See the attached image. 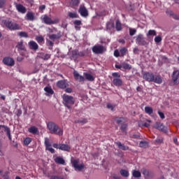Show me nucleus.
Listing matches in <instances>:
<instances>
[{
	"label": "nucleus",
	"instance_id": "1",
	"mask_svg": "<svg viewBox=\"0 0 179 179\" xmlns=\"http://www.w3.org/2000/svg\"><path fill=\"white\" fill-rule=\"evenodd\" d=\"M1 26L2 27H7L8 30L15 31L20 30L21 27L17 22H12L10 19L2 20L1 22Z\"/></svg>",
	"mask_w": 179,
	"mask_h": 179
},
{
	"label": "nucleus",
	"instance_id": "2",
	"mask_svg": "<svg viewBox=\"0 0 179 179\" xmlns=\"http://www.w3.org/2000/svg\"><path fill=\"white\" fill-rule=\"evenodd\" d=\"M143 79L147 80V82H154L158 85H160L163 82V80L162 78H160V76H155L153 73L150 72H147L143 74Z\"/></svg>",
	"mask_w": 179,
	"mask_h": 179
},
{
	"label": "nucleus",
	"instance_id": "3",
	"mask_svg": "<svg viewBox=\"0 0 179 179\" xmlns=\"http://www.w3.org/2000/svg\"><path fill=\"white\" fill-rule=\"evenodd\" d=\"M48 129H49L50 134H55V135H58L59 136H62L64 135V130L59 128L54 122L48 123Z\"/></svg>",
	"mask_w": 179,
	"mask_h": 179
},
{
	"label": "nucleus",
	"instance_id": "4",
	"mask_svg": "<svg viewBox=\"0 0 179 179\" xmlns=\"http://www.w3.org/2000/svg\"><path fill=\"white\" fill-rule=\"evenodd\" d=\"M62 99L63 103L64 104L65 107H67L69 110H71V108H72V106L75 104V99L73 96L67 94H63Z\"/></svg>",
	"mask_w": 179,
	"mask_h": 179
},
{
	"label": "nucleus",
	"instance_id": "5",
	"mask_svg": "<svg viewBox=\"0 0 179 179\" xmlns=\"http://www.w3.org/2000/svg\"><path fill=\"white\" fill-rule=\"evenodd\" d=\"M71 162L76 171H82L83 169H85V164L83 163H80L79 159H75L72 157Z\"/></svg>",
	"mask_w": 179,
	"mask_h": 179
},
{
	"label": "nucleus",
	"instance_id": "6",
	"mask_svg": "<svg viewBox=\"0 0 179 179\" xmlns=\"http://www.w3.org/2000/svg\"><path fill=\"white\" fill-rule=\"evenodd\" d=\"M41 20H42L43 23H45V24H56V23H58L59 22V20L58 18L52 20L50 16L47 15H43L41 17Z\"/></svg>",
	"mask_w": 179,
	"mask_h": 179
},
{
	"label": "nucleus",
	"instance_id": "7",
	"mask_svg": "<svg viewBox=\"0 0 179 179\" xmlns=\"http://www.w3.org/2000/svg\"><path fill=\"white\" fill-rule=\"evenodd\" d=\"M92 51L94 54H103L106 51V48L103 45H96L92 48Z\"/></svg>",
	"mask_w": 179,
	"mask_h": 179
},
{
	"label": "nucleus",
	"instance_id": "8",
	"mask_svg": "<svg viewBox=\"0 0 179 179\" xmlns=\"http://www.w3.org/2000/svg\"><path fill=\"white\" fill-rule=\"evenodd\" d=\"M78 13H80V16L83 17H87L89 16V11H87V8H86L85 6H80Z\"/></svg>",
	"mask_w": 179,
	"mask_h": 179
},
{
	"label": "nucleus",
	"instance_id": "9",
	"mask_svg": "<svg viewBox=\"0 0 179 179\" xmlns=\"http://www.w3.org/2000/svg\"><path fill=\"white\" fill-rule=\"evenodd\" d=\"M3 63L4 65H7V66H13L15 65V60L12 57H6L3 59Z\"/></svg>",
	"mask_w": 179,
	"mask_h": 179
},
{
	"label": "nucleus",
	"instance_id": "10",
	"mask_svg": "<svg viewBox=\"0 0 179 179\" xmlns=\"http://www.w3.org/2000/svg\"><path fill=\"white\" fill-rule=\"evenodd\" d=\"M136 43L138 45H146L148 43H146V41H145V38H143V35L139 34L136 39Z\"/></svg>",
	"mask_w": 179,
	"mask_h": 179
},
{
	"label": "nucleus",
	"instance_id": "11",
	"mask_svg": "<svg viewBox=\"0 0 179 179\" xmlns=\"http://www.w3.org/2000/svg\"><path fill=\"white\" fill-rule=\"evenodd\" d=\"M178 78H179V71H174L172 76V79L174 85H178Z\"/></svg>",
	"mask_w": 179,
	"mask_h": 179
},
{
	"label": "nucleus",
	"instance_id": "12",
	"mask_svg": "<svg viewBox=\"0 0 179 179\" xmlns=\"http://www.w3.org/2000/svg\"><path fill=\"white\" fill-rule=\"evenodd\" d=\"M73 76L74 79H76V80H77L78 82H85V77L80 76L79 73H78V71H73Z\"/></svg>",
	"mask_w": 179,
	"mask_h": 179
},
{
	"label": "nucleus",
	"instance_id": "13",
	"mask_svg": "<svg viewBox=\"0 0 179 179\" xmlns=\"http://www.w3.org/2000/svg\"><path fill=\"white\" fill-rule=\"evenodd\" d=\"M154 128H156L157 129H159V131H162L163 132H165V131H166V127H164V125L160 122H156L154 124Z\"/></svg>",
	"mask_w": 179,
	"mask_h": 179
},
{
	"label": "nucleus",
	"instance_id": "14",
	"mask_svg": "<svg viewBox=\"0 0 179 179\" xmlns=\"http://www.w3.org/2000/svg\"><path fill=\"white\" fill-rule=\"evenodd\" d=\"M16 9L20 13L24 14L27 12L26 7H24L22 4H16Z\"/></svg>",
	"mask_w": 179,
	"mask_h": 179
},
{
	"label": "nucleus",
	"instance_id": "15",
	"mask_svg": "<svg viewBox=\"0 0 179 179\" xmlns=\"http://www.w3.org/2000/svg\"><path fill=\"white\" fill-rule=\"evenodd\" d=\"M113 83L115 86H117V87H120V86H122V80L121 78H115L113 80Z\"/></svg>",
	"mask_w": 179,
	"mask_h": 179
},
{
	"label": "nucleus",
	"instance_id": "16",
	"mask_svg": "<svg viewBox=\"0 0 179 179\" xmlns=\"http://www.w3.org/2000/svg\"><path fill=\"white\" fill-rule=\"evenodd\" d=\"M55 163H57V164H62L63 166H65L66 164L65 163V159H64V158L61 157H56L54 159Z\"/></svg>",
	"mask_w": 179,
	"mask_h": 179
},
{
	"label": "nucleus",
	"instance_id": "17",
	"mask_svg": "<svg viewBox=\"0 0 179 179\" xmlns=\"http://www.w3.org/2000/svg\"><path fill=\"white\" fill-rule=\"evenodd\" d=\"M29 46L31 50H34V51H36V50H38V45L37 44V43L34 42V41H31L29 43Z\"/></svg>",
	"mask_w": 179,
	"mask_h": 179
},
{
	"label": "nucleus",
	"instance_id": "18",
	"mask_svg": "<svg viewBox=\"0 0 179 179\" xmlns=\"http://www.w3.org/2000/svg\"><path fill=\"white\" fill-rule=\"evenodd\" d=\"M25 20L33 22V20H34V13L31 12H28L25 16Z\"/></svg>",
	"mask_w": 179,
	"mask_h": 179
},
{
	"label": "nucleus",
	"instance_id": "19",
	"mask_svg": "<svg viewBox=\"0 0 179 179\" xmlns=\"http://www.w3.org/2000/svg\"><path fill=\"white\" fill-rule=\"evenodd\" d=\"M57 85L60 89H65L68 86V83H66L65 80H59L57 82Z\"/></svg>",
	"mask_w": 179,
	"mask_h": 179
},
{
	"label": "nucleus",
	"instance_id": "20",
	"mask_svg": "<svg viewBox=\"0 0 179 179\" xmlns=\"http://www.w3.org/2000/svg\"><path fill=\"white\" fill-rule=\"evenodd\" d=\"M44 90L46 93V96H52L54 94V90H52V88H51V87H45L44 88Z\"/></svg>",
	"mask_w": 179,
	"mask_h": 179
},
{
	"label": "nucleus",
	"instance_id": "21",
	"mask_svg": "<svg viewBox=\"0 0 179 179\" xmlns=\"http://www.w3.org/2000/svg\"><path fill=\"white\" fill-rule=\"evenodd\" d=\"M60 150L70 152L71 146L68 145L67 144H60Z\"/></svg>",
	"mask_w": 179,
	"mask_h": 179
},
{
	"label": "nucleus",
	"instance_id": "22",
	"mask_svg": "<svg viewBox=\"0 0 179 179\" xmlns=\"http://www.w3.org/2000/svg\"><path fill=\"white\" fill-rule=\"evenodd\" d=\"M28 131L30 134H33L34 135H36V134H38V129L34 126H32L28 129Z\"/></svg>",
	"mask_w": 179,
	"mask_h": 179
},
{
	"label": "nucleus",
	"instance_id": "23",
	"mask_svg": "<svg viewBox=\"0 0 179 179\" xmlns=\"http://www.w3.org/2000/svg\"><path fill=\"white\" fill-rule=\"evenodd\" d=\"M84 76L85 79L90 82H93V80H94V77L89 73H84Z\"/></svg>",
	"mask_w": 179,
	"mask_h": 179
},
{
	"label": "nucleus",
	"instance_id": "24",
	"mask_svg": "<svg viewBox=\"0 0 179 179\" xmlns=\"http://www.w3.org/2000/svg\"><path fill=\"white\" fill-rule=\"evenodd\" d=\"M116 145L118 146L119 149H122V150H128V149H129L128 146L121 143V142H117Z\"/></svg>",
	"mask_w": 179,
	"mask_h": 179
},
{
	"label": "nucleus",
	"instance_id": "25",
	"mask_svg": "<svg viewBox=\"0 0 179 179\" xmlns=\"http://www.w3.org/2000/svg\"><path fill=\"white\" fill-rule=\"evenodd\" d=\"M68 16L71 17V19H78V17H79V15H78L77 12H69Z\"/></svg>",
	"mask_w": 179,
	"mask_h": 179
},
{
	"label": "nucleus",
	"instance_id": "26",
	"mask_svg": "<svg viewBox=\"0 0 179 179\" xmlns=\"http://www.w3.org/2000/svg\"><path fill=\"white\" fill-rule=\"evenodd\" d=\"M70 54H71V59H73V61H76V59H78V55L76 50H73Z\"/></svg>",
	"mask_w": 179,
	"mask_h": 179
},
{
	"label": "nucleus",
	"instance_id": "27",
	"mask_svg": "<svg viewBox=\"0 0 179 179\" xmlns=\"http://www.w3.org/2000/svg\"><path fill=\"white\" fill-rule=\"evenodd\" d=\"M114 29V22L110 21L106 23V30H113Z\"/></svg>",
	"mask_w": 179,
	"mask_h": 179
},
{
	"label": "nucleus",
	"instance_id": "28",
	"mask_svg": "<svg viewBox=\"0 0 179 179\" xmlns=\"http://www.w3.org/2000/svg\"><path fill=\"white\" fill-rule=\"evenodd\" d=\"M4 128V131L5 132H6V135L8 137L10 141H12V136H10V129H9V127H6V126H3Z\"/></svg>",
	"mask_w": 179,
	"mask_h": 179
},
{
	"label": "nucleus",
	"instance_id": "29",
	"mask_svg": "<svg viewBox=\"0 0 179 179\" xmlns=\"http://www.w3.org/2000/svg\"><path fill=\"white\" fill-rule=\"evenodd\" d=\"M132 176L134 178H141V174L139 171L134 170L132 171Z\"/></svg>",
	"mask_w": 179,
	"mask_h": 179
},
{
	"label": "nucleus",
	"instance_id": "30",
	"mask_svg": "<svg viewBox=\"0 0 179 179\" xmlns=\"http://www.w3.org/2000/svg\"><path fill=\"white\" fill-rule=\"evenodd\" d=\"M145 111L146 114H148L149 115H150L151 114H153V108H152V107L150 106H145Z\"/></svg>",
	"mask_w": 179,
	"mask_h": 179
},
{
	"label": "nucleus",
	"instance_id": "31",
	"mask_svg": "<svg viewBox=\"0 0 179 179\" xmlns=\"http://www.w3.org/2000/svg\"><path fill=\"white\" fill-rule=\"evenodd\" d=\"M48 37L52 41H55V40H58V38H59V34H50V35H48Z\"/></svg>",
	"mask_w": 179,
	"mask_h": 179
},
{
	"label": "nucleus",
	"instance_id": "32",
	"mask_svg": "<svg viewBox=\"0 0 179 179\" xmlns=\"http://www.w3.org/2000/svg\"><path fill=\"white\" fill-rule=\"evenodd\" d=\"M120 174L122 177H129V172L125 169L120 170Z\"/></svg>",
	"mask_w": 179,
	"mask_h": 179
},
{
	"label": "nucleus",
	"instance_id": "33",
	"mask_svg": "<svg viewBox=\"0 0 179 179\" xmlns=\"http://www.w3.org/2000/svg\"><path fill=\"white\" fill-rule=\"evenodd\" d=\"M139 146L140 148H148V146H149V143H148V141H142L140 142Z\"/></svg>",
	"mask_w": 179,
	"mask_h": 179
},
{
	"label": "nucleus",
	"instance_id": "34",
	"mask_svg": "<svg viewBox=\"0 0 179 179\" xmlns=\"http://www.w3.org/2000/svg\"><path fill=\"white\" fill-rule=\"evenodd\" d=\"M115 121L120 125H122L125 122V119L124 117H117L115 119Z\"/></svg>",
	"mask_w": 179,
	"mask_h": 179
},
{
	"label": "nucleus",
	"instance_id": "35",
	"mask_svg": "<svg viewBox=\"0 0 179 179\" xmlns=\"http://www.w3.org/2000/svg\"><path fill=\"white\" fill-rule=\"evenodd\" d=\"M115 27L117 31H121V30H122V27L121 26V22H120V20L116 21Z\"/></svg>",
	"mask_w": 179,
	"mask_h": 179
},
{
	"label": "nucleus",
	"instance_id": "36",
	"mask_svg": "<svg viewBox=\"0 0 179 179\" xmlns=\"http://www.w3.org/2000/svg\"><path fill=\"white\" fill-rule=\"evenodd\" d=\"M41 57L42 59H44V61H48V59L51 58V55L43 53Z\"/></svg>",
	"mask_w": 179,
	"mask_h": 179
},
{
	"label": "nucleus",
	"instance_id": "37",
	"mask_svg": "<svg viewBox=\"0 0 179 179\" xmlns=\"http://www.w3.org/2000/svg\"><path fill=\"white\" fill-rule=\"evenodd\" d=\"M122 68H123L124 69H131V68H132V66L129 64L123 63L122 64Z\"/></svg>",
	"mask_w": 179,
	"mask_h": 179
},
{
	"label": "nucleus",
	"instance_id": "38",
	"mask_svg": "<svg viewBox=\"0 0 179 179\" xmlns=\"http://www.w3.org/2000/svg\"><path fill=\"white\" fill-rule=\"evenodd\" d=\"M36 40L39 44L44 43V38L43 36H36Z\"/></svg>",
	"mask_w": 179,
	"mask_h": 179
},
{
	"label": "nucleus",
	"instance_id": "39",
	"mask_svg": "<svg viewBox=\"0 0 179 179\" xmlns=\"http://www.w3.org/2000/svg\"><path fill=\"white\" fill-rule=\"evenodd\" d=\"M127 51H128V50H127V48H122L120 50V55L122 57H124V55H125L127 54Z\"/></svg>",
	"mask_w": 179,
	"mask_h": 179
},
{
	"label": "nucleus",
	"instance_id": "40",
	"mask_svg": "<svg viewBox=\"0 0 179 179\" xmlns=\"http://www.w3.org/2000/svg\"><path fill=\"white\" fill-rule=\"evenodd\" d=\"M150 36H156V31L155 30H149L148 33L147 34V37H149Z\"/></svg>",
	"mask_w": 179,
	"mask_h": 179
},
{
	"label": "nucleus",
	"instance_id": "41",
	"mask_svg": "<svg viewBox=\"0 0 179 179\" xmlns=\"http://www.w3.org/2000/svg\"><path fill=\"white\" fill-rule=\"evenodd\" d=\"M45 146L46 149L51 146V144H50V139L48 138H45Z\"/></svg>",
	"mask_w": 179,
	"mask_h": 179
},
{
	"label": "nucleus",
	"instance_id": "42",
	"mask_svg": "<svg viewBox=\"0 0 179 179\" xmlns=\"http://www.w3.org/2000/svg\"><path fill=\"white\" fill-rule=\"evenodd\" d=\"M17 48L21 50H24V45H23V42L18 43V44L17 45Z\"/></svg>",
	"mask_w": 179,
	"mask_h": 179
},
{
	"label": "nucleus",
	"instance_id": "43",
	"mask_svg": "<svg viewBox=\"0 0 179 179\" xmlns=\"http://www.w3.org/2000/svg\"><path fill=\"white\" fill-rule=\"evenodd\" d=\"M30 143H31V139L30 138L28 137L24 140V144L26 145H30Z\"/></svg>",
	"mask_w": 179,
	"mask_h": 179
},
{
	"label": "nucleus",
	"instance_id": "44",
	"mask_svg": "<svg viewBox=\"0 0 179 179\" xmlns=\"http://www.w3.org/2000/svg\"><path fill=\"white\" fill-rule=\"evenodd\" d=\"M127 125L125 124L122 125V127H120L122 132L127 134Z\"/></svg>",
	"mask_w": 179,
	"mask_h": 179
},
{
	"label": "nucleus",
	"instance_id": "45",
	"mask_svg": "<svg viewBox=\"0 0 179 179\" xmlns=\"http://www.w3.org/2000/svg\"><path fill=\"white\" fill-rule=\"evenodd\" d=\"M129 30L130 36H134V34L136 33V29H135L129 28Z\"/></svg>",
	"mask_w": 179,
	"mask_h": 179
},
{
	"label": "nucleus",
	"instance_id": "46",
	"mask_svg": "<svg viewBox=\"0 0 179 179\" xmlns=\"http://www.w3.org/2000/svg\"><path fill=\"white\" fill-rule=\"evenodd\" d=\"M18 35H19L20 37H25V38L29 37V36L27 35V33L24 32V31L19 32V33H18Z\"/></svg>",
	"mask_w": 179,
	"mask_h": 179
},
{
	"label": "nucleus",
	"instance_id": "47",
	"mask_svg": "<svg viewBox=\"0 0 179 179\" xmlns=\"http://www.w3.org/2000/svg\"><path fill=\"white\" fill-rule=\"evenodd\" d=\"M141 172L143 173V176H145V177H148V176H149V171H148V170L145 169H143Z\"/></svg>",
	"mask_w": 179,
	"mask_h": 179
},
{
	"label": "nucleus",
	"instance_id": "48",
	"mask_svg": "<svg viewBox=\"0 0 179 179\" xmlns=\"http://www.w3.org/2000/svg\"><path fill=\"white\" fill-rule=\"evenodd\" d=\"M71 4L73 6H78L79 5V0H71Z\"/></svg>",
	"mask_w": 179,
	"mask_h": 179
},
{
	"label": "nucleus",
	"instance_id": "49",
	"mask_svg": "<svg viewBox=\"0 0 179 179\" xmlns=\"http://www.w3.org/2000/svg\"><path fill=\"white\" fill-rule=\"evenodd\" d=\"M155 41L156 43H160V41H162V36H157L155 38Z\"/></svg>",
	"mask_w": 179,
	"mask_h": 179
},
{
	"label": "nucleus",
	"instance_id": "50",
	"mask_svg": "<svg viewBox=\"0 0 179 179\" xmlns=\"http://www.w3.org/2000/svg\"><path fill=\"white\" fill-rule=\"evenodd\" d=\"M46 150H48L49 152H50V153H55V150H54V148H52L51 146L48 147L46 148Z\"/></svg>",
	"mask_w": 179,
	"mask_h": 179
},
{
	"label": "nucleus",
	"instance_id": "51",
	"mask_svg": "<svg viewBox=\"0 0 179 179\" xmlns=\"http://www.w3.org/2000/svg\"><path fill=\"white\" fill-rule=\"evenodd\" d=\"M6 3V0H0V8H3V6H5Z\"/></svg>",
	"mask_w": 179,
	"mask_h": 179
},
{
	"label": "nucleus",
	"instance_id": "52",
	"mask_svg": "<svg viewBox=\"0 0 179 179\" xmlns=\"http://www.w3.org/2000/svg\"><path fill=\"white\" fill-rule=\"evenodd\" d=\"M158 114H159L160 118H162V120H164V118H166V117L164 116V113H163L160 110L158 111Z\"/></svg>",
	"mask_w": 179,
	"mask_h": 179
},
{
	"label": "nucleus",
	"instance_id": "53",
	"mask_svg": "<svg viewBox=\"0 0 179 179\" xmlns=\"http://www.w3.org/2000/svg\"><path fill=\"white\" fill-rule=\"evenodd\" d=\"M53 148H55V149H59L61 150V144H58V143H54L52 145Z\"/></svg>",
	"mask_w": 179,
	"mask_h": 179
},
{
	"label": "nucleus",
	"instance_id": "54",
	"mask_svg": "<svg viewBox=\"0 0 179 179\" xmlns=\"http://www.w3.org/2000/svg\"><path fill=\"white\" fill-rule=\"evenodd\" d=\"M107 108H109V110H111V111H114V106L111 103L107 104Z\"/></svg>",
	"mask_w": 179,
	"mask_h": 179
},
{
	"label": "nucleus",
	"instance_id": "55",
	"mask_svg": "<svg viewBox=\"0 0 179 179\" xmlns=\"http://www.w3.org/2000/svg\"><path fill=\"white\" fill-rule=\"evenodd\" d=\"M113 54L114 56L116 57V58H118V57H120V51H118V50H115Z\"/></svg>",
	"mask_w": 179,
	"mask_h": 179
},
{
	"label": "nucleus",
	"instance_id": "56",
	"mask_svg": "<svg viewBox=\"0 0 179 179\" xmlns=\"http://www.w3.org/2000/svg\"><path fill=\"white\" fill-rule=\"evenodd\" d=\"M75 26H80L82 24V21L80 20H76L74 21Z\"/></svg>",
	"mask_w": 179,
	"mask_h": 179
},
{
	"label": "nucleus",
	"instance_id": "57",
	"mask_svg": "<svg viewBox=\"0 0 179 179\" xmlns=\"http://www.w3.org/2000/svg\"><path fill=\"white\" fill-rule=\"evenodd\" d=\"M112 76H113V78H121V76L118 73H113Z\"/></svg>",
	"mask_w": 179,
	"mask_h": 179
},
{
	"label": "nucleus",
	"instance_id": "58",
	"mask_svg": "<svg viewBox=\"0 0 179 179\" xmlns=\"http://www.w3.org/2000/svg\"><path fill=\"white\" fill-rule=\"evenodd\" d=\"M166 13H167L169 16H173V15L174 14V13H173V11H171V10H166Z\"/></svg>",
	"mask_w": 179,
	"mask_h": 179
},
{
	"label": "nucleus",
	"instance_id": "59",
	"mask_svg": "<svg viewBox=\"0 0 179 179\" xmlns=\"http://www.w3.org/2000/svg\"><path fill=\"white\" fill-rule=\"evenodd\" d=\"M173 142H174V144H175V145H178V138H177V137H175V138H173Z\"/></svg>",
	"mask_w": 179,
	"mask_h": 179
},
{
	"label": "nucleus",
	"instance_id": "60",
	"mask_svg": "<svg viewBox=\"0 0 179 179\" xmlns=\"http://www.w3.org/2000/svg\"><path fill=\"white\" fill-rule=\"evenodd\" d=\"M142 127H145L146 128H149L150 127V124H149V123L145 122L142 124Z\"/></svg>",
	"mask_w": 179,
	"mask_h": 179
},
{
	"label": "nucleus",
	"instance_id": "61",
	"mask_svg": "<svg viewBox=\"0 0 179 179\" xmlns=\"http://www.w3.org/2000/svg\"><path fill=\"white\" fill-rule=\"evenodd\" d=\"M155 142H156L157 143H162V142H163V139H162V138H157V139L155 140Z\"/></svg>",
	"mask_w": 179,
	"mask_h": 179
},
{
	"label": "nucleus",
	"instance_id": "62",
	"mask_svg": "<svg viewBox=\"0 0 179 179\" xmlns=\"http://www.w3.org/2000/svg\"><path fill=\"white\" fill-rule=\"evenodd\" d=\"M173 19H176V20H179V15H177L176 14H173Z\"/></svg>",
	"mask_w": 179,
	"mask_h": 179
},
{
	"label": "nucleus",
	"instance_id": "63",
	"mask_svg": "<svg viewBox=\"0 0 179 179\" xmlns=\"http://www.w3.org/2000/svg\"><path fill=\"white\" fill-rule=\"evenodd\" d=\"M45 9V5H42L39 7V10H44Z\"/></svg>",
	"mask_w": 179,
	"mask_h": 179
},
{
	"label": "nucleus",
	"instance_id": "64",
	"mask_svg": "<svg viewBox=\"0 0 179 179\" xmlns=\"http://www.w3.org/2000/svg\"><path fill=\"white\" fill-rule=\"evenodd\" d=\"M65 91L66 92V93H72V89L71 88H67Z\"/></svg>",
	"mask_w": 179,
	"mask_h": 179
}]
</instances>
